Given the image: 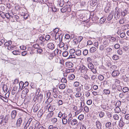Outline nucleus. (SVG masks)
I'll list each match as a JSON object with an SVG mask.
<instances>
[{"label": "nucleus", "instance_id": "nucleus-7", "mask_svg": "<svg viewBox=\"0 0 129 129\" xmlns=\"http://www.w3.org/2000/svg\"><path fill=\"white\" fill-rule=\"evenodd\" d=\"M114 14V12L111 11L109 15L108 16L107 19L108 21L111 20L113 18Z\"/></svg>", "mask_w": 129, "mask_h": 129}, {"label": "nucleus", "instance_id": "nucleus-45", "mask_svg": "<svg viewBox=\"0 0 129 129\" xmlns=\"http://www.w3.org/2000/svg\"><path fill=\"white\" fill-rule=\"evenodd\" d=\"M73 41L74 42L75 45L77 44L79 42V41L78 40L77 38L74 39Z\"/></svg>", "mask_w": 129, "mask_h": 129}, {"label": "nucleus", "instance_id": "nucleus-17", "mask_svg": "<svg viewBox=\"0 0 129 129\" xmlns=\"http://www.w3.org/2000/svg\"><path fill=\"white\" fill-rule=\"evenodd\" d=\"M28 91L29 90L28 89L25 88L22 91V95H25L26 94H27ZM21 96H22V95H21Z\"/></svg>", "mask_w": 129, "mask_h": 129}, {"label": "nucleus", "instance_id": "nucleus-23", "mask_svg": "<svg viewBox=\"0 0 129 129\" xmlns=\"http://www.w3.org/2000/svg\"><path fill=\"white\" fill-rule=\"evenodd\" d=\"M5 5L2 4H0V11H4L5 10Z\"/></svg>", "mask_w": 129, "mask_h": 129}, {"label": "nucleus", "instance_id": "nucleus-22", "mask_svg": "<svg viewBox=\"0 0 129 129\" xmlns=\"http://www.w3.org/2000/svg\"><path fill=\"white\" fill-rule=\"evenodd\" d=\"M75 77V76L73 74H71L68 76V78L70 80H73Z\"/></svg>", "mask_w": 129, "mask_h": 129}, {"label": "nucleus", "instance_id": "nucleus-15", "mask_svg": "<svg viewBox=\"0 0 129 129\" xmlns=\"http://www.w3.org/2000/svg\"><path fill=\"white\" fill-rule=\"evenodd\" d=\"M49 105L48 109V111L50 112H53V111L55 110V108H54L52 106H51L49 104L47 105V106Z\"/></svg>", "mask_w": 129, "mask_h": 129}, {"label": "nucleus", "instance_id": "nucleus-19", "mask_svg": "<svg viewBox=\"0 0 129 129\" xmlns=\"http://www.w3.org/2000/svg\"><path fill=\"white\" fill-rule=\"evenodd\" d=\"M78 121L76 119L72 120L71 122V124L72 125H74L77 123Z\"/></svg>", "mask_w": 129, "mask_h": 129}, {"label": "nucleus", "instance_id": "nucleus-13", "mask_svg": "<svg viewBox=\"0 0 129 129\" xmlns=\"http://www.w3.org/2000/svg\"><path fill=\"white\" fill-rule=\"evenodd\" d=\"M48 47L50 49H53L54 48V46L52 43H49L47 45Z\"/></svg>", "mask_w": 129, "mask_h": 129}, {"label": "nucleus", "instance_id": "nucleus-60", "mask_svg": "<svg viewBox=\"0 0 129 129\" xmlns=\"http://www.w3.org/2000/svg\"><path fill=\"white\" fill-rule=\"evenodd\" d=\"M53 99L51 98H49L47 100V102L49 103L51 102L53 100Z\"/></svg>", "mask_w": 129, "mask_h": 129}, {"label": "nucleus", "instance_id": "nucleus-44", "mask_svg": "<svg viewBox=\"0 0 129 129\" xmlns=\"http://www.w3.org/2000/svg\"><path fill=\"white\" fill-rule=\"evenodd\" d=\"M98 79L100 81H102L104 79V77L102 75H100L98 76Z\"/></svg>", "mask_w": 129, "mask_h": 129}, {"label": "nucleus", "instance_id": "nucleus-56", "mask_svg": "<svg viewBox=\"0 0 129 129\" xmlns=\"http://www.w3.org/2000/svg\"><path fill=\"white\" fill-rule=\"evenodd\" d=\"M67 10L68 12H70L71 11V6H70L69 5H67Z\"/></svg>", "mask_w": 129, "mask_h": 129}, {"label": "nucleus", "instance_id": "nucleus-57", "mask_svg": "<svg viewBox=\"0 0 129 129\" xmlns=\"http://www.w3.org/2000/svg\"><path fill=\"white\" fill-rule=\"evenodd\" d=\"M88 53V50L86 49L84 50L83 52V54L84 55H86Z\"/></svg>", "mask_w": 129, "mask_h": 129}, {"label": "nucleus", "instance_id": "nucleus-63", "mask_svg": "<svg viewBox=\"0 0 129 129\" xmlns=\"http://www.w3.org/2000/svg\"><path fill=\"white\" fill-rule=\"evenodd\" d=\"M81 90V87H77L76 89V91L77 92H80Z\"/></svg>", "mask_w": 129, "mask_h": 129}, {"label": "nucleus", "instance_id": "nucleus-8", "mask_svg": "<svg viewBox=\"0 0 129 129\" xmlns=\"http://www.w3.org/2000/svg\"><path fill=\"white\" fill-rule=\"evenodd\" d=\"M16 114V111L15 110L11 112V116L12 119L13 120L15 119Z\"/></svg>", "mask_w": 129, "mask_h": 129}, {"label": "nucleus", "instance_id": "nucleus-43", "mask_svg": "<svg viewBox=\"0 0 129 129\" xmlns=\"http://www.w3.org/2000/svg\"><path fill=\"white\" fill-rule=\"evenodd\" d=\"M128 88L126 87H124L122 89V91L124 92H127L128 91Z\"/></svg>", "mask_w": 129, "mask_h": 129}, {"label": "nucleus", "instance_id": "nucleus-54", "mask_svg": "<svg viewBox=\"0 0 129 129\" xmlns=\"http://www.w3.org/2000/svg\"><path fill=\"white\" fill-rule=\"evenodd\" d=\"M68 53L67 51H65L63 52L62 53V55L64 57H66L68 55Z\"/></svg>", "mask_w": 129, "mask_h": 129}, {"label": "nucleus", "instance_id": "nucleus-3", "mask_svg": "<svg viewBox=\"0 0 129 129\" xmlns=\"http://www.w3.org/2000/svg\"><path fill=\"white\" fill-rule=\"evenodd\" d=\"M22 121V119L21 118H19L17 120L16 124V127L17 129H20V126Z\"/></svg>", "mask_w": 129, "mask_h": 129}, {"label": "nucleus", "instance_id": "nucleus-9", "mask_svg": "<svg viewBox=\"0 0 129 129\" xmlns=\"http://www.w3.org/2000/svg\"><path fill=\"white\" fill-rule=\"evenodd\" d=\"M97 0H91L90 1V5L92 7H94L96 5Z\"/></svg>", "mask_w": 129, "mask_h": 129}, {"label": "nucleus", "instance_id": "nucleus-58", "mask_svg": "<svg viewBox=\"0 0 129 129\" xmlns=\"http://www.w3.org/2000/svg\"><path fill=\"white\" fill-rule=\"evenodd\" d=\"M129 48V47L128 46H124V47L123 48V49L125 51L127 52V51H128Z\"/></svg>", "mask_w": 129, "mask_h": 129}, {"label": "nucleus", "instance_id": "nucleus-25", "mask_svg": "<svg viewBox=\"0 0 129 129\" xmlns=\"http://www.w3.org/2000/svg\"><path fill=\"white\" fill-rule=\"evenodd\" d=\"M64 2L63 0H60L58 2V4L60 7H62L64 5Z\"/></svg>", "mask_w": 129, "mask_h": 129}, {"label": "nucleus", "instance_id": "nucleus-34", "mask_svg": "<svg viewBox=\"0 0 129 129\" xmlns=\"http://www.w3.org/2000/svg\"><path fill=\"white\" fill-rule=\"evenodd\" d=\"M54 114L53 112H50V113H49L47 115V117L48 118H50L52 117Z\"/></svg>", "mask_w": 129, "mask_h": 129}, {"label": "nucleus", "instance_id": "nucleus-28", "mask_svg": "<svg viewBox=\"0 0 129 129\" xmlns=\"http://www.w3.org/2000/svg\"><path fill=\"white\" fill-rule=\"evenodd\" d=\"M5 14L3 12L0 11V16L3 19L5 18Z\"/></svg>", "mask_w": 129, "mask_h": 129}, {"label": "nucleus", "instance_id": "nucleus-4", "mask_svg": "<svg viewBox=\"0 0 129 129\" xmlns=\"http://www.w3.org/2000/svg\"><path fill=\"white\" fill-rule=\"evenodd\" d=\"M120 11L119 9L118 10L116 9L114 14V18L116 20L118 19L120 17Z\"/></svg>", "mask_w": 129, "mask_h": 129}, {"label": "nucleus", "instance_id": "nucleus-1", "mask_svg": "<svg viewBox=\"0 0 129 129\" xmlns=\"http://www.w3.org/2000/svg\"><path fill=\"white\" fill-rule=\"evenodd\" d=\"M1 117L2 118V125H6L7 123H8L9 116V114L6 115L5 117L3 115H1Z\"/></svg>", "mask_w": 129, "mask_h": 129}, {"label": "nucleus", "instance_id": "nucleus-52", "mask_svg": "<svg viewBox=\"0 0 129 129\" xmlns=\"http://www.w3.org/2000/svg\"><path fill=\"white\" fill-rule=\"evenodd\" d=\"M79 85V83L78 82H75L74 84V86L76 87L78 86Z\"/></svg>", "mask_w": 129, "mask_h": 129}, {"label": "nucleus", "instance_id": "nucleus-53", "mask_svg": "<svg viewBox=\"0 0 129 129\" xmlns=\"http://www.w3.org/2000/svg\"><path fill=\"white\" fill-rule=\"evenodd\" d=\"M51 121L53 123H55L57 121V119L56 118L51 119Z\"/></svg>", "mask_w": 129, "mask_h": 129}, {"label": "nucleus", "instance_id": "nucleus-47", "mask_svg": "<svg viewBox=\"0 0 129 129\" xmlns=\"http://www.w3.org/2000/svg\"><path fill=\"white\" fill-rule=\"evenodd\" d=\"M113 118L115 120H118L119 119V116L117 114H115L113 115Z\"/></svg>", "mask_w": 129, "mask_h": 129}, {"label": "nucleus", "instance_id": "nucleus-10", "mask_svg": "<svg viewBox=\"0 0 129 129\" xmlns=\"http://www.w3.org/2000/svg\"><path fill=\"white\" fill-rule=\"evenodd\" d=\"M95 124L96 126L98 129H101L102 125L100 121L98 120L96 121L95 122Z\"/></svg>", "mask_w": 129, "mask_h": 129}, {"label": "nucleus", "instance_id": "nucleus-20", "mask_svg": "<svg viewBox=\"0 0 129 129\" xmlns=\"http://www.w3.org/2000/svg\"><path fill=\"white\" fill-rule=\"evenodd\" d=\"M106 17H102L101 18L100 20V23L101 24H103L104 23L105 21L106 20Z\"/></svg>", "mask_w": 129, "mask_h": 129}, {"label": "nucleus", "instance_id": "nucleus-18", "mask_svg": "<svg viewBox=\"0 0 129 129\" xmlns=\"http://www.w3.org/2000/svg\"><path fill=\"white\" fill-rule=\"evenodd\" d=\"M103 91L105 94L106 95L109 94L110 92V90L109 89H104Z\"/></svg>", "mask_w": 129, "mask_h": 129}, {"label": "nucleus", "instance_id": "nucleus-40", "mask_svg": "<svg viewBox=\"0 0 129 129\" xmlns=\"http://www.w3.org/2000/svg\"><path fill=\"white\" fill-rule=\"evenodd\" d=\"M105 113L104 112L101 111L100 112L99 116L100 117L102 118L104 115Z\"/></svg>", "mask_w": 129, "mask_h": 129}, {"label": "nucleus", "instance_id": "nucleus-27", "mask_svg": "<svg viewBox=\"0 0 129 129\" xmlns=\"http://www.w3.org/2000/svg\"><path fill=\"white\" fill-rule=\"evenodd\" d=\"M75 54L77 56L81 55V51L80 50H77L75 52Z\"/></svg>", "mask_w": 129, "mask_h": 129}, {"label": "nucleus", "instance_id": "nucleus-62", "mask_svg": "<svg viewBox=\"0 0 129 129\" xmlns=\"http://www.w3.org/2000/svg\"><path fill=\"white\" fill-rule=\"evenodd\" d=\"M120 47V46L118 44H116L114 46V48L116 49L119 48Z\"/></svg>", "mask_w": 129, "mask_h": 129}, {"label": "nucleus", "instance_id": "nucleus-55", "mask_svg": "<svg viewBox=\"0 0 129 129\" xmlns=\"http://www.w3.org/2000/svg\"><path fill=\"white\" fill-rule=\"evenodd\" d=\"M37 52L40 54H41L43 51V50L42 49L39 48L37 50Z\"/></svg>", "mask_w": 129, "mask_h": 129}, {"label": "nucleus", "instance_id": "nucleus-6", "mask_svg": "<svg viewBox=\"0 0 129 129\" xmlns=\"http://www.w3.org/2000/svg\"><path fill=\"white\" fill-rule=\"evenodd\" d=\"M124 124H128L129 123V114H126L125 115V119L124 120Z\"/></svg>", "mask_w": 129, "mask_h": 129}, {"label": "nucleus", "instance_id": "nucleus-38", "mask_svg": "<svg viewBox=\"0 0 129 129\" xmlns=\"http://www.w3.org/2000/svg\"><path fill=\"white\" fill-rule=\"evenodd\" d=\"M96 50V49L94 47H92L90 49V52L91 53L95 51Z\"/></svg>", "mask_w": 129, "mask_h": 129}, {"label": "nucleus", "instance_id": "nucleus-11", "mask_svg": "<svg viewBox=\"0 0 129 129\" xmlns=\"http://www.w3.org/2000/svg\"><path fill=\"white\" fill-rule=\"evenodd\" d=\"M66 67L69 68L72 67L73 66V64L70 62H68L66 63Z\"/></svg>", "mask_w": 129, "mask_h": 129}, {"label": "nucleus", "instance_id": "nucleus-5", "mask_svg": "<svg viewBox=\"0 0 129 129\" xmlns=\"http://www.w3.org/2000/svg\"><path fill=\"white\" fill-rule=\"evenodd\" d=\"M21 85H22V88H23V87L24 88L25 87L28 85V82H25L24 83L22 81H20L19 84V89L20 88H21Z\"/></svg>", "mask_w": 129, "mask_h": 129}, {"label": "nucleus", "instance_id": "nucleus-32", "mask_svg": "<svg viewBox=\"0 0 129 129\" xmlns=\"http://www.w3.org/2000/svg\"><path fill=\"white\" fill-rule=\"evenodd\" d=\"M80 6L82 7H85L86 6V3L84 2H81L80 3Z\"/></svg>", "mask_w": 129, "mask_h": 129}, {"label": "nucleus", "instance_id": "nucleus-39", "mask_svg": "<svg viewBox=\"0 0 129 129\" xmlns=\"http://www.w3.org/2000/svg\"><path fill=\"white\" fill-rule=\"evenodd\" d=\"M84 117L83 115L81 114L78 117V118L80 120H83Z\"/></svg>", "mask_w": 129, "mask_h": 129}, {"label": "nucleus", "instance_id": "nucleus-61", "mask_svg": "<svg viewBox=\"0 0 129 129\" xmlns=\"http://www.w3.org/2000/svg\"><path fill=\"white\" fill-rule=\"evenodd\" d=\"M53 91L55 93H58L57 92L58 91V89L56 88H54L53 89Z\"/></svg>", "mask_w": 129, "mask_h": 129}, {"label": "nucleus", "instance_id": "nucleus-33", "mask_svg": "<svg viewBox=\"0 0 129 129\" xmlns=\"http://www.w3.org/2000/svg\"><path fill=\"white\" fill-rule=\"evenodd\" d=\"M84 74L83 78L86 80L88 79L89 78V76H90V75L86 74L85 73L83 74Z\"/></svg>", "mask_w": 129, "mask_h": 129}, {"label": "nucleus", "instance_id": "nucleus-21", "mask_svg": "<svg viewBox=\"0 0 129 129\" xmlns=\"http://www.w3.org/2000/svg\"><path fill=\"white\" fill-rule=\"evenodd\" d=\"M88 67L91 70L93 69L94 68V65L91 63H89L88 64Z\"/></svg>", "mask_w": 129, "mask_h": 129}, {"label": "nucleus", "instance_id": "nucleus-37", "mask_svg": "<svg viewBox=\"0 0 129 129\" xmlns=\"http://www.w3.org/2000/svg\"><path fill=\"white\" fill-rule=\"evenodd\" d=\"M62 123L63 124H66L67 122V120L66 118H63L62 119Z\"/></svg>", "mask_w": 129, "mask_h": 129}, {"label": "nucleus", "instance_id": "nucleus-26", "mask_svg": "<svg viewBox=\"0 0 129 129\" xmlns=\"http://www.w3.org/2000/svg\"><path fill=\"white\" fill-rule=\"evenodd\" d=\"M35 97H37L36 98L38 100H41L43 99V95L41 93H40L39 96H37V95L35 96Z\"/></svg>", "mask_w": 129, "mask_h": 129}, {"label": "nucleus", "instance_id": "nucleus-46", "mask_svg": "<svg viewBox=\"0 0 129 129\" xmlns=\"http://www.w3.org/2000/svg\"><path fill=\"white\" fill-rule=\"evenodd\" d=\"M15 55H19V52L18 51L15 50L12 52Z\"/></svg>", "mask_w": 129, "mask_h": 129}, {"label": "nucleus", "instance_id": "nucleus-29", "mask_svg": "<svg viewBox=\"0 0 129 129\" xmlns=\"http://www.w3.org/2000/svg\"><path fill=\"white\" fill-rule=\"evenodd\" d=\"M109 38L110 41L111 42H115L116 40V38L113 37H110Z\"/></svg>", "mask_w": 129, "mask_h": 129}, {"label": "nucleus", "instance_id": "nucleus-16", "mask_svg": "<svg viewBox=\"0 0 129 129\" xmlns=\"http://www.w3.org/2000/svg\"><path fill=\"white\" fill-rule=\"evenodd\" d=\"M120 105L119 104L118 106H117L115 108L114 111L115 113H119L121 111L120 108L118 107Z\"/></svg>", "mask_w": 129, "mask_h": 129}, {"label": "nucleus", "instance_id": "nucleus-35", "mask_svg": "<svg viewBox=\"0 0 129 129\" xmlns=\"http://www.w3.org/2000/svg\"><path fill=\"white\" fill-rule=\"evenodd\" d=\"M111 123L110 122H107L105 125L106 127L108 128L111 127Z\"/></svg>", "mask_w": 129, "mask_h": 129}, {"label": "nucleus", "instance_id": "nucleus-59", "mask_svg": "<svg viewBox=\"0 0 129 129\" xmlns=\"http://www.w3.org/2000/svg\"><path fill=\"white\" fill-rule=\"evenodd\" d=\"M33 47L35 48L38 49L39 47V46L38 44H36L33 45Z\"/></svg>", "mask_w": 129, "mask_h": 129}, {"label": "nucleus", "instance_id": "nucleus-31", "mask_svg": "<svg viewBox=\"0 0 129 129\" xmlns=\"http://www.w3.org/2000/svg\"><path fill=\"white\" fill-rule=\"evenodd\" d=\"M63 35L62 34H60L59 35V43H60L62 41V39Z\"/></svg>", "mask_w": 129, "mask_h": 129}, {"label": "nucleus", "instance_id": "nucleus-64", "mask_svg": "<svg viewBox=\"0 0 129 129\" xmlns=\"http://www.w3.org/2000/svg\"><path fill=\"white\" fill-rule=\"evenodd\" d=\"M92 100H89L87 101V103L88 105H90L92 104Z\"/></svg>", "mask_w": 129, "mask_h": 129}, {"label": "nucleus", "instance_id": "nucleus-48", "mask_svg": "<svg viewBox=\"0 0 129 129\" xmlns=\"http://www.w3.org/2000/svg\"><path fill=\"white\" fill-rule=\"evenodd\" d=\"M38 110V106H35L34 108L33 111L34 112H36Z\"/></svg>", "mask_w": 129, "mask_h": 129}, {"label": "nucleus", "instance_id": "nucleus-14", "mask_svg": "<svg viewBox=\"0 0 129 129\" xmlns=\"http://www.w3.org/2000/svg\"><path fill=\"white\" fill-rule=\"evenodd\" d=\"M36 129H45L42 125L39 124H37L35 126Z\"/></svg>", "mask_w": 129, "mask_h": 129}, {"label": "nucleus", "instance_id": "nucleus-2", "mask_svg": "<svg viewBox=\"0 0 129 129\" xmlns=\"http://www.w3.org/2000/svg\"><path fill=\"white\" fill-rule=\"evenodd\" d=\"M79 69L82 74L85 73L86 70H87V68L83 65L80 66Z\"/></svg>", "mask_w": 129, "mask_h": 129}, {"label": "nucleus", "instance_id": "nucleus-30", "mask_svg": "<svg viewBox=\"0 0 129 129\" xmlns=\"http://www.w3.org/2000/svg\"><path fill=\"white\" fill-rule=\"evenodd\" d=\"M65 85L64 84H59L58 87L59 88L61 89H64L65 87Z\"/></svg>", "mask_w": 129, "mask_h": 129}, {"label": "nucleus", "instance_id": "nucleus-51", "mask_svg": "<svg viewBox=\"0 0 129 129\" xmlns=\"http://www.w3.org/2000/svg\"><path fill=\"white\" fill-rule=\"evenodd\" d=\"M112 58L114 60H116L118 59V56L116 55H115L113 56Z\"/></svg>", "mask_w": 129, "mask_h": 129}, {"label": "nucleus", "instance_id": "nucleus-50", "mask_svg": "<svg viewBox=\"0 0 129 129\" xmlns=\"http://www.w3.org/2000/svg\"><path fill=\"white\" fill-rule=\"evenodd\" d=\"M120 83V81L119 80L117 79H116L115 81V84L116 85H117V86L119 85Z\"/></svg>", "mask_w": 129, "mask_h": 129}, {"label": "nucleus", "instance_id": "nucleus-36", "mask_svg": "<svg viewBox=\"0 0 129 129\" xmlns=\"http://www.w3.org/2000/svg\"><path fill=\"white\" fill-rule=\"evenodd\" d=\"M81 96V92H76L75 96L76 98H79Z\"/></svg>", "mask_w": 129, "mask_h": 129}, {"label": "nucleus", "instance_id": "nucleus-42", "mask_svg": "<svg viewBox=\"0 0 129 129\" xmlns=\"http://www.w3.org/2000/svg\"><path fill=\"white\" fill-rule=\"evenodd\" d=\"M61 12L62 13H64L67 11V7H64L61 9Z\"/></svg>", "mask_w": 129, "mask_h": 129}, {"label": "nucleus", "instance_id": "nucleus-24", "mask_svg": "<svg viewBox=\"0 0 129 129\" xmlns=\"http://www.w3.org/2000/svg\"><path fill=\"white\" fill-rule=\"evenodd\" d=\"M112 49L110 48H108L106 49V51L109 55H110L111 53Z\"/></svg>", "mask_w": 129, "mask_h": 129}, {"label": "nucleus", "instance_id": "nucleus-49", "mask_svg": "<svg viewBox=\"0 0 129 129\" xmlns=\"http://www.w3.org/2000/svg\"><path fill=\"white\" fill-rule=\"evenodd\" d=\"M74 71V70H72V69H67L66 70V73H69L70 72H73Z\"/></svg>", "mask_w": 129, "mask_h": 129}, {"label": "nucleus", "instance_id": "nucleus-12", "mask_svg": "<svg viewBox=\"0 0 129 129\" xmlns=\"http://www.w3.org/2000/svg\"><path fill=\"white\" fill-rule=\"evenodd\" d=\"M119 74L118 71L115 70L112 73V76L115 77L118 76Z\"/></svg>", "mask_w": 129, "mask_h": 129}, {"label": "nucleus", "instance_id": "nucleus-41", "mask_svg": "<svg viewBox=\"0 0 129 129\" xmlns=\"http://www.w3.org/2000/svg\"><path fill=\"white\" fill-rule=\"evenodd\" d=\"M49 129H58V128L56 126H53L52 125H50L49 127Z\"/></svg>", "mask_w": 129, "mask_h": 129}]
</instances>
